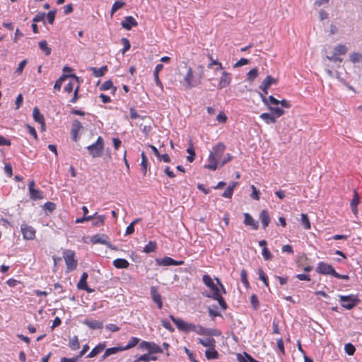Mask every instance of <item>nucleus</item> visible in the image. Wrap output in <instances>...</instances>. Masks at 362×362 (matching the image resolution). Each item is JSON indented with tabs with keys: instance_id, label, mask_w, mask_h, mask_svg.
<instances>
[{
	"instance_id": "nucleus-37",
	"label": "nucleus",
	"mask_w": 362,
	"mask_h": 362,
	"mask_svg": "<svg viewBox=\"0 0 362 362\" xmlns=\"http://www.w3.org/2000/svg\"><path fill=\"white\" fill-rule=\"evenodd\" d=\"M300 222L303 225V228L305 230H310L311 228L310 222L309 220V217L306 214H301L300 215Z\"/></svg>"
},
{
	"instance_id": "nucleus-35",
	"label": "nucleus",
	"mask_w": 362,
	"mask_h": 362,
	"mask_svg": "<svg viewBox=\"0 0 362 362\" xmlns=\"http://www.w3.org/2000/svg\"><path fill=\"white\" fill-rule=\"evenodd\" d=\"M126 5V3L123 0H117L112 5L111 8V16L119 9L122 8Z\"/></svg>"
},
{
	"instance_id": "nucleus-25",
	"label": "nucleus",
	"mask_w": 362,
	"mask_h": 362,
	"mask_svg": "<svg viewBox=\"0 0 362 362\" xmlns=\"http://www.w3.org/2000/svg\"><path fill=\"white\" fill-rule=\"evenodd\" d=\"M123 351V349L122 346H117V347H111L105 349V353L101 357L102 360L106 359L107 357H109L111 355L116 354L117 353Z\"/></svg>"
},
{
	"instance_id": "nucleus-39",
	"label": "nucleus",
	"mask_w": 362,
	"mask_h": 362,
	"mask_svg": "<svg viewBox=\"0 0 362 362\" xmlns=\"http://www.w3.org/2000/svg\"><path fill=\"white\" fill-rule=\"evenodd\" d=\"M190 142H192V141L190 140ZM187 152L188 153V156H187V160L189 163H192L194 161V158H195V152H194V147L192 144V143H190L189 144V146L187 148Z\"/></svg>"
},
{
	"instance_id": "nucleus-36",
	"label": "nucleus",
	"mask_w": 362,
	"mask_h": 362,
	"mask_svg": "<svg viewBox=\"0 0 362 362\" xmlns=\"http://www.w3.org/2000/svg\"><path fill=\"white\" fill-rule=\"evenodd\" d=\"M40 49L47 55L49 56L52 52V49L48 46L46 40L40 41L39 43Z\"/></svg>"
},
{
	"instance_id": "nucleus-18",
	"label": "nucleus",
	"mask_w": 362,
	"mask_h": 362,
	"mask_svg": "<svg viewBox=\"0 0 362 362\" xmlns=\"http://www.w3.org/2000/svg\"><path fill=\"white\" fill-rule=\"evenodd\" d=\"M157 262L159 265H162V266H170V265L181 264V261H176L170 257H165L161 259H158Z\"/></svg>"
},
{
	"instance_id": "nucleus-54",
	"label": "nucleus",
	"mask_w": 362,
	"mask_h": 362,
	"mask_svg": "<svg viewBox=\"0 0 362 362\" xmlns=\"http://www.w3.org/2000/svg\"><path fill=\"white\" fill-rule=\"evenodd\" d=\"M251 189L252 190V194H250V197L252 199L255 200H259L260 199V192L259 190L257 189L255 185H251Z\"/></svg>"
},
{
	"instance_id": "nucleus-50",
	"label": "nucleus",
	"mask_w": 362,
	"mask_h": 362,
	"mask_svg": "<svg viewBox=\"0 0 362 362\" xmlns=\"http://www.w3.org/2000/svg\"><path fill=\"white\" fill-rule=\"evenodd\" d=\"M349 58L352 63H357L362 60V54L354 52L350 54Z\"/></svg>"
},
{
	"instance_id": "nucleus-58",
	"label": "nucleus",
	"mask_w": 362,
	"mask_h": 362,
	"mask_svg": "<svg viewBox=\"0 0 362 362\" xmlns=\"http://www.w3.org/2000/svg\"><path fill=\"white\" fill-rule=\"evenodd\" d=\"M25 127L28 129V133L35 139V140H37L38 139V136H37V132L35 130V129L30 126V124H25Z\"/></svg>"
},
{
	"instance_id": "nucleus-13",
	"label": "nucleus",
	"mask_w": 362,
	"mask_h": 362,
	"mask_svg": "<svg viewBox=\"0 0 362 362\" xmlns=\"http://www.w3.org/2000/svg\"><path fill=\"white\" fill-rule=\"evenodd\" d=\"M91 242L93 244H102L107 246H110L109 237L105 234H96L91 238Z\"/></svg>"
},
{
	"instance_id": "nucleus-34",
	"label": "nucleus",
	"mask_w": 362,
	"mask_h": 362,
	"mask_svg": "<svg viewBox=\"0 0 362 362\" xmlns=\"http://www.w3.org/2000/svg\"><path fill=\"white\" fill-rule=\"evenodd\" d=\"M157 249V243L156 241H149L148 243L144 247L143 252L148 254L155 252Z\"/></svg>"
},
{
	"instance_id": "nucleus-57",
	"label": "nucleus",
	"mask_w": 362,
	"mask_h": 362,
	"mask_svg": "<svg viewBox=\"0 0 362 362\" xmlns=\"http://www.w3.org/2000/svg\"><path fill=\"white\" fill-rule=\"evenodd\" d=\"M121 42L124 45V48L122 50V53L124 54L127 50H129L131 47L130 42L127 38L123 37L121 39Z\"/></svg>"
},
{
	"instance_id": "nucleus-21",
	"label": "nucleus",
	"mask_w": 362,
	"mask_h": 362,
	"mask_svg": "<svg viewBox=\"0 0 362 362\" xmlns=\"http://www.w3.org/2000/svg\"><path fill=\"white\" fill-rule=\"evenodd\" d=\"M259 218L262 223V228L265 229L269 226L271 221L269 212L267 210H262L259 214Z\"/></svg>"
},
{
	"instance_id": "nucleus-38",
	"label": "nucleus",
	"mask_w": 362,
	"mask_h": 362,
	"mask_svg": "<svg viewBox=\"0 0 362 362\" xmlns=\"http://www.w3.org/2000/svg\"><path fill=\"white\" fill-rule=\"evenodd\" d=\"M33 119L36 122H41L45 120L44 116L40 113L38 107H35L33 112Z\"/></svg>"
},
{
	"instance_id": "nucleus-7",
	"label": "nucleus",
	"mask_w": 362,
	"mask_h": 362,
	"mask_svg": "<svg viewBox=\"0 0 362 362\" xmlns=\"http://www.w3.org/2000/svg\"><path fill=\"white\" fill-rule=\"evenodd\" d=\"M262 100L265 105H268V101L273 105H281V107L285 108H290L291 105L290 102L286 99H283L281 100H279L275 98L273 95H269L268 98L265 97L263 95H261Z\"/></svg>"
},
{
	"instance_id": "nucleus-3",
	"label": "nucleus",
	"mask_w": 362,
	"mask_h": 362,
	"mask_svg": "<svg viewBox=\"0 0 362 362\" xmlns=\"http://www.w3.org/2000/svg\"><path fill=\"white\" fill-rule=\"evenodd\" d=\"M226 150V146L220 142L215 145L209 156V163L204 165L205 168L215 170L218 168V164Z\"/></svg>"
},
{
	"instance_id": "nucleus-59",
	"label": "nucleus",
	"mask_w": 362,
	"mask_h": 362,
	"mask_svg": "<svg viewBox=\"0 0 362 362\" xmlns=\"http://www.w3.org/2000/svg\"><path fill=\"white\" fill-rule=\"evenodd\" d=\"M78 92H79V86L78 85L74 88V95H73L72 98L69 101L71 103H76L78 101V100L80 98V95L78 94Z\"/></svg>"
},
{
	"instance_id": "nucleus-24",
	"label": "nucleus",
	"mask_w": 362,
	"mask_h": 362,
	"mask_svg": "<svg viewBox=\"0 0 362 362\" xmlns=\"http://www.w3.org/2000/svg\"><path fill=\"white\" fill-rule=\"evenodd\" d=\"M359 202H360V197H359L358 192L355 190L354 192L353 199H351V203H350V206H351V211L354 214H357V206L359 204Z\"/></svg>"
},
{
	"instance_id": "nucleus-32",
	"label": "nucleus",
	"mask_w": 362,
	"mask_h": 362,
	"mask_svg": "<svg viewBox=\"0 0 362 362\" xmlns=\"http://www.w3.org/2000/svg\"><path fill=\"white\" fill-rule=\"evenodd\" d=\"M90 70L92 71L94 76L98 78V77H101L105 75V74L107 71V66H103L99 69L96 68V67H91Z\"/></svg>"
},
{
	"instance_id": "nucleus-12",
	"label": "nucleus",
	"mask_w": 362,
	"mask_h": 362,
	"mask_svg": "<svg viewBox=\"0 0 362 362\" xmlns=\"http://www.w3.org/2000/svg\"><path fill=\"white\" fill-rule=\"evenodd\" d=\"M69 77L73 78L75 80V82H78V77L75 74H62L55 82L54 85V91L57 92L59 91L63 82Z\"/></svg>"
},
{
	"instance_id": "nucleus-48",
	"label": "nucleus",
	"mask_w": 362,
	"mask_h": 362,
	"mask_svg": "<svg viewBox=\"0 0 362 362\" xmlns=\"http://www.w3.org/2000/svg\"><path fill=\"white\" fill-rule=\"evenodd\" d=\"M240 279L241 281L243 284V285L245 286V288H249L250 283L247 280V271L245 269H243L240 272Z\"/></svg>"
},
{
	"instance_id": "nucleus-45",
	"label": "nucleus",
	"mask_w": 362,
	"mask_h": 362,
	"mask_svg": "<svg viewBox=\"0 0 362 362\" xmlns=\"http://www.w3.org/2000/svg\"><path fill=\"white\" fill-rule=\"evenodd\" d=\"M258 76V69L255 67L252 69L247 74V78L250 81H253Z\"/></svg>"
},
{
	"instance_id": "nucleus-6",
	"label": "nucleus",
	"mask_w": 362,
	"mask_h": 362,
	"mask_svg": "<svg viewBox=\"0 0 362 362\" xmlns=\"http://www.w3.org/2000/svg\"><path fill=\"white\" fill-rule=\"evenodd\" d=\"M339 300L341 303V306L348 310L352 309L360 302L359 298L353 295L339 296Z\"/></svg>"
},
{
	"instance_id": "nucleus-44",
	"label": "nucleus",
	"mask_w": 362,
	"mask_h": 362,
	"mask_svg": "<svg viewBox=\"0 0 362 362\" xmlns=\"http://www.w3.org/2000/svg\"><path fill=\"white\" fill-rule=\"evenodd\" d=\"M347 52V48L344 45H339L334 47V55L345 54Z\"/></svg>"
},
{
	"instance_id": "nucleus-63",
	"label": "nucleus",
	"mask_w": 362,
	"mask_h": 362,
	"mask_svg": "<svg viewBox=\"0 0 362 362\" xmlns=\"http://www.w3.org/2000/svg\"><path fill=\"white\" fill-rule=\"evenodd\" d=\"M149 354H150V353L141 355V356L137 357L134 360V362H139V361H146V362H147V361H150Z\"/></svg>"
},
{
	"instance_id": "nucleus-19",
	"label": "nucleus",
	"mask_w": 362,
	"mask_h": 362,
	"mask_svg": "<svg viewBox=\"0 0 362 362\" xmlns=\"http://www.w3.org/2000/svg\"><path fill=\"white\" fill-rule=\"evenodd\" d=\"M106 347V342H102L95 346L87 355V358H93L101 353Z\"/></svg>"
},
{
	"instance_id": "nucleus-30",
	"label": "nucleus",
	"mask_w": 362,
	"mask_h": 362,
	"mask_svg": "<svg viewBox=\"0 0 362 362\" xmlns=\"http://www.w3.org/2000/svg\"><path fill=\"white\" fill-rule=\"evenodd\" d=\"M205 356L208 360L217 359L219 357V354L215 349V346H213L206 350Z\"/></svg>"
},
{
	"instance_id": "nucleus-55",
	"label": "nucleus",
	"mask_w": 362,
	"mask_h": 362,
	"mask_svg": "<svg viewBox=\"0 0 362 362\" xmlns=\"http://www.w3.org/2000/svg\"><path fill=\"white\" fill-rule=\"evenodd\" d=\"M216 120L219 123L225 124L228 120V117L223 111H221L218 114L216 117Z\"/></svg>"
},
{
	"instance_id": "nucleus-47",
	"label": "nucleus",
	"mask_w": 362,
	"mask_h": 362,
	"mask_svg": "<svg viewBox=\"0 0 362 362\" xmlns=\"http://www.w3.org/2000/svg\"><path fill=\"white\" fill-rule=\"evenodd\" d=\"M194 332L202 335H208L211 334V331L209 329H207L201 325H195Z\"/></svg>"
},
{
	"instance_id": "nucleus-43",
	"label": "nucleus",
	"mask_w": 362,
	"mask_h": 362,
	"mask_svg": "<svg viewBox=\"0 0 362 362\" xmlns=\"http://www.w3.org/2000/svg\"><path fill=\"white\" fill-rule=\"evenodd\" d=\"M95 220L92 223L93 226H103L105 223V216L104 215H97V217L95 218Z\"/></svg>"
},
{
	"instance_id": "nucleus-49",
	"label": "nucleus",
	"mask_w": 362,
	"mask_h": 362,
	"mask_svg": "<svg viewBox=\"0 0 362 362\" xmlns=\"http://www.w3.org/2000/svg\"><path fill=\"white\" fill-rule=\"evenodd\" d=\"M257 274L259 275V279L264 282V285L267 287H269L268 278H267V275L264 274V272L262 268H259L258 269Z\"/></svg>"
},
{
	"instance_id": "nucleus-31",
	"label": "nucleus",
	"mask_w": 362,
	"mask_h": 362,
	"mask_svg": "<svg viewBox=\"0 0 362 362\" xmlns=\"http://www.w3.org/2000/svg\"><path fill=\"white\" fill-rule=\"evenodd\" d=\"M268 109L272 112L274 115H275L276 117H280L282 116L285 112L283 109L277 107V105L272 106V104L268 101V105H267Z\"/></svg>"
},
{
	"instance_id": "nucleus-9",
	"label": "nucleus",
	"mask_w": 362,
	"mask_h": 362,
	"mask_svg": "<svg viewBox=\"0 0 362 362\" xmlns=\"http://www.w3.org/2000/svg\"><path fill=\"white\" fill-rule=\"evenodd\" d=\"M35 181L33 180H30L28 184V189L30 193V198L33 200L42 199L43 192L39 189L35 188Z\"/></svg>"
},
{
	"instance_id": "nucleus-64",
	"label": "nucleus",
	"mask_w": 362,
	"mask_h": 362,
	"mask_svg": "<svg viewBox=\"0 0 362 362\" xmlns=\"http://www.w3.org/2000/svg\"><path fill=\"white\" fill-rule=\"evenodd\" d=\"M74 83L75 82L72 81H70L64 87V90L65 92L68 93H71L74 90Z\"/></svg>"
},
{
	"instance_id": "nucleus-11",
	"label": "nucleus",
	"mask_w": 362,
	"mask_h": 362,
	"mask_svg": "<svg viewBox=\"0 0 362 362\" xmlns=\"http://www.w3.org/2000/svg\"><path fill=\"white\" fill-rule=\"evenodd\" d=\"M21 232L23 237L26 240H33L35 238V230L33 227L27 224L21 225Z\"/></svg>"
},
{
	"instance_id": "nucleus-26",
	"label": "nucleus",
	"mask_w": 362,
	"mask_h": 362,
	"mask_svg": "<svg viewBox=\"0 0 362 362\" xmlns=\"http://www.w3.org/2000/svg\"><path fill=\"white\" fill-rule=\"evenodd\" d=\"M238 185V182H233L230 183L226 189L223 192L222 196L226 198H231L233 194L234 189Z\"/></svg>"
},
{
	"instance_id": "nucleus-14",
	"label": "nucleus",
	"mask_w": 362,
	"mask_h": 362,
	"mask_svg": "<svg viewBox=\"0 0 362 362\" xmlns=\"http://www.w3.org/2000/svg\"><path fill=\"white\" fill-rule=\"evenodd\" d=\"M88 277V274L86 272H83L81 276L79 281L77 284V288L80 290L86 291L88 293H91L93 291V290L90 288L87 284Z\"/></svg>"
},
{
	"instance_id": "nucleus-2",
	"label": "nucleus",
	"mask_w": 362,
	"mask_h": 362,
	"mask_svg": "<svg viewBox=\"0 0 362 362\" xmlns=\"http://www.w3.org/2000/svg\"><path fill=\"white\" fill-rule=\"evenodd\" d=\"M186 73L184 76V86L185 90L196 88L202 83L204 76V67L202 64L186 66Z\"/></svg>"
},
{
	"instance_id": "nucleus-15",
	"label": "nucleus",
	"mask_w": 362,
	"mask_h": 362,
	"mask_svg": "<svg viewBox=\"0 0 362 362\" xmlns=\"http://www.w3.org/2000/svg\"><path fill=\"white\" fill-rule=\"evenodd\" d=\"M122 27L127 30H130L133 27H136L138 25V23L136 19L131 16H126L124 19L121 23Z\"/></svg>"
},
{
	"instance_id": "nucleus-5",
	"label": "nucleus",
	"mask_w": 362,
	"mask_h": 362,
	"mask_svg": "<svg viewBox=\"0 0 362 362\" xmlns=\"http://www.w3.org/2000/svg\"><path fill=\"white\" fill-rule=\"evenodd\" d=\"M63 257L66 266V272H70L76 269L78 261L75 258V252L72 250H66L64 252Z\"/></svg>"
},
{
	"instance_id": "nucleus-61",
	"label": "nucleus",
	"mask_w": 362,
	"mask_h": 362,
	"mask_svg": "<svg viewBox=\"0 0 362 362\" xmlns=\"http://www.w3.org/2000/svg\"><path fill=\"white\" fill-rule=\"evenodd\" d=\"M56 16V11H50L47 14V19L49 24L52 25L54 23V19Z\"/></svg>"
},
{
	"instance_id": "nucleus-8",
	"label": "nucleus",
	"mask_w": 362,
	"mask_h": 362,
	"mask_svg": "<svg viewBox=\"0 0 362 362\" xmlns=\"http://www.w3.org/2000/svg\"><path fill=\"white\" fill-rule=\"evenodd\" d=\"M316 272L321 274L332 275L334 276L336 271L331 264H328L324 262H320L317 264Z\"/></svg>"
},
{
	"instance_id": "nucleus-42",
	"label": "nucleus",
	"mask_w": 362,
	"mask_h": 362,
	"mask_svg": "<svg viewBox=\"0 0 362 362\" xmlns=\"http://www.w3.org/2000/svg\"><path fill=\"white\" fill-rule=\"evenodd\" d=\"M110 89L113 90V93H115L117 90V88L113 86V83L110 80H108V81H106L105 82H104L100 87V90H110Z\"/></svg>"
},
{
	"instance_id": "nucleus-52",
	"label": "nucleus",
	"mask_w": 362,
	"mask_h": 362,
	"mask_svg": "<svg viewBox=\"0 0 362 362\" xmlns=\"http://www.w3.org/2000/svg\"><path fill=\"white\" fill-rule=\"evenodd\" d=\"M344 350L348 355L352 356L356 351V348L352 344L348 343L345 344Z\"/></svg>"
},
{
	"instance_id": "nucleus-22",
	"label": "nucleus",
	"mask_w": 362,
	"mask_h": 362,
	"mask_svg": "<svg viewBox=\"0 0 362 362\" xmlns=\"http://www.w3.org/2000/svg\"><path fill=\"white\" fill-rule=\"evenodd\" d=\"M151 295L153 300L157 304L158 308L161 309L163 307L162 298L160 293L157 291V290L152 287L151 290Z\"/></svg>"
},
{
	"instance_id": "nucleus-62",
	"label": "nucleus",
	"mask_w": 362,
	"mask_h": 362,
	"mask_svg": "<svg viewBox=\"0 0 362 362\" xmlns=\"http://www.w3.org/2000/svg\"><path fill=\"white\" fill-rule=\"evenodd\" d=\"M44 208L49 212H52L56 209V204L53 202H47L45 204Z\"/></svg>"
},
{
	"instance_id": "nucleus-41",
	"label": "nucleus",
	"mask_w": 362,
	"mask_h": 362,
	"mask_svg": "<svg viewBox=\"0 0 362 362\" xmlns=\"http://www.w3.org/2000/svg\"><path fill=\"white\" fill-rule=\"evenodd\" d=\"M69 345L71 350H78L80 348V343L78 337L74 336L72 339H71Z\"/></svg>"
},
{
	"instance_id": "nucleus-53",
	"label": "nucleus",
	"mask_w": 362,
	"mask_h": 362,
	"mask_svg": "<svg viewBox=\"0 0 362 362\" xmlns=\"http://www.w3.org/2000/svg\"><path fill=\"white\" fill-rule=\"evenodd\" d=\"M139 219L133 221L126 228L125 235H129L134 232V225L138 223Z\"/></svg>"
},
{
	"instance_id": "nucleus-20",
	"label": "nucleus",
	"mask_w": 362,
	"mask_h": 362,
	"mask_svg": "<svg viewBox=\"0 0 362 362\" xmlns=\"http://www.w3.org/2000/svg\"><path fill=\"white\" fill-rule=\"evenodd\" d=\"M259 117L264 120V122L267 124H274L276 122V119L279 118L275 115H274L272 112L268 113V112H264L262 113L259 115Z\"/></svg>"
},
{
	"instance_id": "nucleus-40",
	"label": "nucleus",
	"mask_w": 362,
	"mask_h": 362,
	"mask_svg": "<svg viewBox=\"0 0 362 362\" xmlns=\"http://www.w3.org/2000/svg\"><path fill=\"white\" fill-rule=\"evenodd\" d=\"M83 128L82 124L78 119H75L72 122L71 134H78Z\"/></svg>"
},
{
	"instance_id": "nucleus-29",
	"label": "nucleus",
	"mask_w": 362,
	"mask_h": 362,
	"mask_svg": "<svg viewBox=\"0 0 362 362\" xmlns=\"http://www.w3.org/2000/svg\"><path fill=\"white\" fill-rule=\"evenodd\" d=\"M84 325H87L89 328L93 329H99L103 328V323L98 320H86L83 322Z\"/></svg>"
},
{
	"instance_id": "nucleus-23",
	"label": "nucleus",
	"mask_w": 362,
	"mask_h": 362,
	"mask_svg": "<svg viewBox=\"0 0 362 362\" xmlns=\"http://www.w3.org/2000/svg\"><path fill=\"white\" fill-rule=\"evenodd\" d=\"M113 266L117 269H127L129 266V262L123 258H117L113 260Z\"/></svg>"
},
{
	"instance_id": "nucleus-28",
	"label": "nucleus",
	"mask_w": 362,
	"mask_h": 362,
	"mask_svg": "<svg viewBox=\"0 0 362 362\" xmlns=\"http://www.w3.org/2000/svg\"><path fill=\"white\" fill-rule=\"evenodd\" d=\"M198 341L204 346L208 347V349L216 346V341L213 337H207L206 339L199 338Z\"/></svg>"
},
{
	"instance_id": "nucleus-16",
	"label": "nucleus",
	"mask_w": 362,
	"mask_h": 362,
	"mask_svg": "<svg viewBox=\"0 0 362 362\" xmlns=\"http://www.w3.org/2000/svg\"><path fill=\"white\" fill-rule=\"evenodd\" d=\"M244 224L250 226L253 230H257L259 228L258 221L255 220L253 217L248 213L244 214Z\"/></svg>"
},
{
	"instance_id": "nucleus-56",
	"label": "nucleus",
	"mask_w": 362,
	"mask_h": 362,
	"mask_svg": "<svg viewBox=\"0 0 362 362\" xmlns=\"http://www.w3.org/2000/svg\"><path fill=\"white\" fill-rule=\"evenodd\" d=\"M250 303L255 310H257L259 306L258 298L255 294L250 296Z\"/></svg>"
},
{
	"instance_id": "nucleus-60",
	"label": "nucleus",
	"mask_w": 362,
	"mask_h": 362,
	"mask_svg": "<svg viewBox=\"0 0 362 362\" xmlns=\"http://www.w3.org/2000/svg\"><path fill=\"white\" fill-rule=\"evenodd\" d=\"M262 254L265 260H270L272 258V255L267 247L262 248Z\"/></svg>"
},
{
	"instance_id": "nucleus-46",
	"label": "nucleus",
	"mask_w": 362,
	"mask_h": 362,
	"mask_svg": "<svg viewBox=\"0 0 362 362\" xmlns=\"http://www.w3.org/2000/svg\"><path fill=\"white\" fill-rule=\"evenodd\" d=\"M139 340L138 338L132 337L130 340L128 341L127 344L124 347H122L123 351L128 350L129 349L134 347L139 343Z\"/></svg>"
},
{
	"instance_id": "nucleus-17",
	"label": "nucleus",
	"mask_w": 362,
	"mask_h": 362,
	"mask_svg": "<svg viewBox=\"0 0 362 362\" xmlns=\"http://www.w3.org/2000/svg\"><path fill=\"white\" fill-rule=\"evenodd\" d=\"M148 146L151 148L153 153L157 157L158 160L165 163L170 162V159L167 153H161L160 151H159L156 147H155L153 145H148Z\"/></svg>"
},
{
	"instance_id": "nucleus-10",
	"label": "nucleus",
	"mask_w": 362,
	"mask_h": 362,
	"mask_svg": "<svg viewBox=\"0 0 362 362\" xmlns=\"http://www.w3.org/2000/svg\"><path fill=\"white\" fill-rule=\"evenodd\" d=\"M231 80V74L229 72L223 71L217 86L218 88L223 89L230 86Z\"/></svg>"
},
{
	"instance_id": "nucleus-1",
	"label": "nucleus",
	"mask_w": 362,
	"mask_h": 362,
	"mask_svg": "<svg viewBox=\"0 0 362 362\" xmlns=\"http://www.w3.org/2000/svg\"><path fill=\"white\" fill-rule=\"evenodd\" d=\"M217 284L214 282V280L209 274H204L202 277L204 284L210 289L211 293L206 294L205 296L211 298L215 300H217L221 308L223 310H226L228 308L227 303H226L222 294L226 293L223 285L221 283L219 279L216 278Z\"/></svg>"
},
{
	"instance_id": "nucleus-33",
	"label": "nucleus",
	"mask_w": 362,
	"mask_h": 362,
	"mask_svg": "<svg viewBox=\"0 0 362 362\" xmlns=\"http://www.w3.org/2000/svg\"><path fill=\"white\" fill-rule=\"evenodd\" d=\"M278 78H274L272 76H267L262 81V84L265 88H269L272 84L278 83Z\"/></svg>"
},
{
	"instance_id": "nucleus-4",
	"label": "nucleus",
	"mask_w": 362,
	"mask_h": 362,
	"mask_svg": "<svg viewBox=\"0 0 362 362\" xmlns=\"http://www.w3.org/2000/svg\"><path fill=\"white\" fill-rule=\"evenodd\" d=\"M104 146L105 144L103 137L98 136L94 144L87 146V150L93 158H98L101 156L104 150Z\"/></svg>"
},
{
	"instance_id": "nucleus-51",
	"label": "nucleus",
	"mask_w": 362,
	"mask_h": 362,
	"mask_svg": "<svg viewBox=\"0 0 362 362\" xmlns=\"http://www.w3.org/2000/svg\"><path fill=\"white\" fill-rule=\"evenodd\" d=\"M195 325L182 321V331L185 332H194Z\"/></svg>"
},
{
	"instance_id": "nucleus-27",
	"label": "nucleus",
	"mask_w": 362,
	"mask_h": 362,
	"mask_svg": "<svg viewBox=\"0 0 362 362\" xmlns=\"http://www.w3.org/2000/svg\"><path fill=\"white\" fill-rule=\"evenodd\" d=\"M142 346L150 350V351L151 352H154V353H161L162 352V349L155 344H151L150 342H146V341H143L141 344Z\"/></svg>"
}]
</instances>
